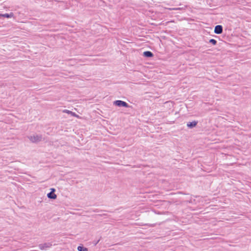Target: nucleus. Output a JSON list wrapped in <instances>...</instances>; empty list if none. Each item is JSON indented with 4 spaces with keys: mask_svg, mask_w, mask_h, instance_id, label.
Masks as SVG:
<instances>
[{
    "mask_svg": "<svg viewBox=\"0 0 251 251\" xmlns=\"http://www.w3.org/2000/svg\"><path fill=\"white\" fill-rule=\"evenodd\" d=\"M113 104L118 107H130L131 106L129 105L126 102L121 100H116L113 102Z\"/></svg>",
    "mask_w": 251,
    "mask_h": 251,
    "instance_id": "1",
    "label": "nucleus"
},
{
    "mask_svg": "<svg viewBox=\"0 0 251 251\" xmlns=\"http://www.w3.org/2000/svg\"><path fill=\"white\" fill-rule=\"evenodd\" d=\"M28 138L32 143H38L42 140V136L41 134L33 135L28 137Z\"/></svg>",
    "mask_w": 251,
    "mask_h": 251,
    "instance_id": "2",
    "label": "nucleus"
},
{
    "mask_svg": "<svg viewBox=\"0 0 251 251\" xmlns=\"http://www.w3.org/2000/svg\"><path fill=\"white\" fill-rule=\"evenodd\" d=\"M52 244L51 243H45L39 245V247L41 250H46L47 248H50Z\"/></svg>",
    "mask_w": 251,
    "mask_h": 251,
    "instance_id": "3",
    "label": "nucleus"
},
{
    "mask_svg": "<svg viewBox=\"0 0 251 251\" xmlns=\"http://www.w3.org/2000/svg\"><path fill=\"white\" fill-rule=\"evenodd\" d=\"M223 28L221 25H217L215 26L214 28V33L217 34L222 33Z\"/></svg>",
    "mask_w": 251,
    "mask_h": 251,
    "instance_id": "4",
    "label": "nucleus"
},
{
    "mask_svg": "<svg viewBox=\"0 0 251 251\" xmlns=\"http://www.w3.org/2000/svg\"><path fill=\"white\" fill-rule=\"evenodd\" d=\"M198 123V121H194L191 122L187 123V126L189 128H193L197 125Z\"/></svg>",
    "mask_w": 251,
    "mask_h": 251,
    "instance_id": "5",
    "label": "nucleus"
},
{
    "mask_svg": "<svg viewBox=\"0 0 251 251\" xmlns=\"http://www.w3.org/2000/svg\"><path fill=\"white\" fill-rule=\"evenodd\" d=\"M14 17V14L12 12L10 13L5 14H0V18L1 17H4L6 18H10Z\"/></svg>",
    "mask_w": 251,
    "mask_h": 251,
    "instance_id": "6",
    "label": "nucleus"
},
{
    "mask_svg": "<svg viewBox=\"0 0 251 251\" xmlns=\"http://www.w3.org/2000/svg\"><path fill=\"white\" fill-rule=\"evenodd\" d=\"M153 53L150 51H145L143 52V56L145 57L151 58L153 56Z\"/></svg>",
    "mask_w": 251,
    "mask_h": 251,
    "instance_id": "7",
    "label": "nucleus"
},
{
    "mask_svg": "<svg viewBox=\"0 0 251 251\" xmlns=\"http://www.w3.org/2000/svg\"><path fill=\"white\" fill-rule=\"evenodd\" d=\"M47 197L49 199L51 200H55L57 198V195L55 193H52L51 192H50L47 194Z\"/></svg>",
    "mask_w": 251,
    "mask_h": 251,
    "instance_id": "8",
    "label": "nucleus"
},
{
    "mask_svg": "<svg viewBox=\"0 0 251 251\" xmlns=\"http://www.w3.org/2000/svg\"><path fill=\"white\" fill-rule=\"evenodd\" d=\"M63 112L64 113H68L69 114H71L72 116H73L74 117H78V115H77L75 113L73 112H72L71 111H70L69 110H67V109L64 110H63Z\"/></svg>",
    "mask_w": 251,
    "mask_h": 251,
    "instance_id": "9",
    "label": "nucleus"
},
{
    "mask_svg": "<svg viewBox=\"0 0 251 251\" xmlns=\"http://www.w3.org/2000/svg\"><path fill=\"white\" fill-rule=\"evenodd\" d=\"M77 250L78 251H88V249L87 248H85L83 246H78Z\"/></svg>",
    "mask_w": 251,
    "mask_h": 251,
    "instance_id": "10",
    "label": "nucleus"
},
{
    "mask_svg": "<svg viewBox=\"0 0 251 251\" xmlns=\"http://www.w3.org/2000/svg\"><path fill=\"white\" fill-rule=\"evenodd\" d=\"M208 43L212 44L213 45H216L217 43V41L214 39H211L209 40Z\"/></svg>",
    "mask_w": 251,
    "mask_h": 251,
    "instance_id": "11",
    "label": "nucleus"
},
{
    "mask_svg": "<svg viewBox=\"0 0 251 251\" xmlns=\"http://www.w3.org/2000/svg\"><path fill=\"white\" fill-rule=\"evenodd\" d=\"M50 190H51L50 192H51L52 193H55V189L54 188H51Z\"/></svg>",
    "mask_w": 251,
    "mask_h": 251,
    "instance_id": "12",
    "label": "nucleus"
},
{
    "mask_svg": "<svg viewBox=\"0 0 251 251\" xmlns=\"http://www.w3.org/2000/svg\"><path fill=\"white\" fill-rule=\"evenodd\" d=\"M99 241H100V240H99L97 242H95L94 245H96L99 243Z\"/></svg>",
    "mask_w": 251,
    "mask_h": 251,
    "instance_id": "13",
    "label": "nucleus"
}]
</instances>
